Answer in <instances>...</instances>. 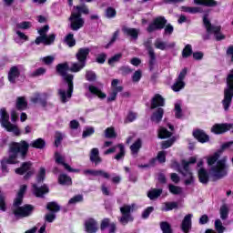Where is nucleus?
Listing matches in <instances>:
<instances>
[{
	"instance_id": "obj_20",
	"label": "nucleus",
	"mask_w": 233,
	"mask_h": 233,
	"mask_svg": "<svg viewBox=\"0 0 233 233\" xmlns=\"http://www.w3.org/2000/svg\"><path fill=\"white\" fill-rule=\"evenodd\" d=\"M157 106H165V98L159 94H156L151 101V108H157Z\"/></svg>"
},
{
	"instance_id": "obj_3",
	"label": "nucleus",
	"mask_w": 233,
	"mask_h": 233,
	"mask_svg": "<svg viewBox=\"0 0 233 233\" xmlns=\"http://www.w3.org/2000/svg\"><path fill=\"white\" fill-rule=\"evenodd\" d=\"M25 192H26V185H22L14 202V207L16 208L14 209L15 218H26L30 216L32 210H34V208L31 205L17 208L23 203V196H25Z\"/></svg>"
},
{
	"instance_id": "obj_42",
	"label": "nucleus",
	"mask_w": 233,
	"mask_h": 233,
	"mask_svg": "<svg viewBox=\"0 0 233 233\" xmlns=\"http://www.w3.org/2000/svg\"><path fill=\"white\" fill-rule=\"evenodd\" d=\"M208 165L209 167H212V165H214V163H216L218 161V159H219V153H215L212 156L208 157Z\"/></svg>"
},
{
	"instance_id": "obj_30",
	"label": "nucleus",
	"mask_w": 233,
	"mask_h": 233,
	"mask_svg": "<svg viewBox=\"0 0 233 233\" xmlns=\"http://www.w3.org/2000/svg\"><path fill=\"white\" fill-rule=\"evenodd\" d=\"M89 92H91V94H94V96H97V97H99L100 99H105V97H106V95L105 93L101 92L99 88L94 86H89Z\"/></svg>"
},
{
	"instance_id": "obj_12",
	"label": "nucleus",
	"mask_w": 233,
	"mask_h": 233,
	"mask_svg": "<svg viewBox=\"0 0 233 233\" xmlns=\"http://www.w3.org/2000/svg\"><path fill=\"white\" fill-rule=\"evenodd\" d=\"M117 85H119V80L114 79L111 83L112 92L109 94L107 101H116V97H117V93L123 91V86Z\"/></svg>"
},
{
	"instance_id": "obj_33",
	"label": "nucleus",
	"mask_w": 233,
	"mask_h": 233,
	"mask_svg": "<svg viewBox=\"0 0 233 233\" xmlns=\"http://www.w3.org/2000/svg\"><path fill=\"white\" fill-rule=\"evenodd\" d=\"M162 192V189L154 188L148 191L147 197L149 198V199H157V198L161 196Z\"/></svg>"
},
{
	"instance_id": "obj_19",
	"label": "nucleus",
	"mask_w": 233,
	"mask_h": 233,
	"mask_svg": "<svg viewBox=\"0 0 233 233\" xmlns=\"http://www.w3.org/2000/svg\"><path fill=\"white\" fill-rule=\"evenodd\" d=\"M193 136L196 139H198V141H199V143H208V135H206L201 129H196L193 131Z\"/></svg>"
},
{
	"instance_id": "obj_9",
	"label": "nucleus",
	"mask_w": 233,
	"mask_h": 233,
	"mask_svg": "<svg viewBox=\"0 0 233 233\" xmlns=\"http://www.w3.org/2000/svg\"><path fill=\"white\" fill-rule=\"evenodd\" d=\"M71 30L77 31L85 26V19L81 17V14L73 11L69 17Z\"/></svg>"
},
{
	"instance_id": "obj_36",
	"label": "nucleus",
	"mask_w": 233,
	"mask_h": 233,
	"mask_svg": "<svg viewBox=\"0 0 233 233\" xmlns=\"http://www.w3.org/2000/svg\"><path fill=\"white\" fill-rule=\"evenodd\" d=\"M172 136V133L167 130V128L160 127L158 130V137L160 139H167V137H170Z\"/></svg>"
},
{
	"instance_id": "obj_35",
	"label": "nucleus",
	"mask_w": 233,
	"mask_h": 233,
	"mask_svg": "<svg viewBox=\"0 0 233 233\" xmlns=\"http://www.w3.org/2000/svg\"><path fill=\"white\" fill-rule=\"evenodd\" d=\"M171 88L173 92H179V90H183V88H185V82L177 79Z\"/></svg>"
},
{
	"instance_id": "obj_2",
	"label": "nucleus",
	"mask_w": 233,
	"mask_h": 233,
	"mask_svg": "<svg viewBox=\"0 0 233 233\" xmlns=\"http://www.w3.org/2000/svg\"><path fill=\"white\" fill-rule=\"evenodd\" d=\"M30 144L25 140H22L20 143H12L9 150V157L4 158L1 162L3 172H6V165H15V163H19V161H17V159H19V153L21 154V158L25 159Z\"/></svg>"
},
{
	"instance_id": "obj_64",
	"label": "nucleus",
	"mask_w": 233,
	"mask_h": 233,
	"mask_svg": "<svg viewBox=\"0 0 233 233\" xmlns=\"http://www.w3.org/2000/svg\"><path fill=\"white\" fill-rule=\"evenodd\" d=\"M226 54L228 57H230L232 63H233V46H229L226 51Z\"/></svg>"
},
{
	"instance_id": "obj_63",
	"label": "nucleus",
	"mask_w": 233,
	"mask_h": 233,
	"mask_svg": "<svg viewBox=\"0 0 233 233\" xmlns=\"http://www.w3.org/2000/svg\"><path fill=\"white\" fill-rule=\"evenodd\" d=\"M87 81H96V73L93 71H87L86 74Z\"/></svg>"
},
{
	"instance_id": "obj_43",
	"label": "nucleus",
	"mask_w": 233,
	"mask_h": 233,
	"mask_svg": "<svg viewBox=\"0 0 233 233\" xmlns=\"http://www.w3.org/2000/svg\"><path fill=\"white\" fill-rule=\"evenodd\" d=\"M66 43L69 46H76V39H74V34L70 33L66 36L65 39Z\"/></svg>"
},
{
	"instance_id": "obj_15",
	"label": "nucleus",
	"mask_w": 233,
	"mask_h": 233,
	"mask_svg": "<svg viewBox=\"0 0 233 233\" xmlns=\"http://www.w3.org/2000/svg\"><path fill=\"white\" fill-rule=\"evenodd\" d=\"M116 148H119V153L115 157V159L119 161V159H123V157H125V146L122 144H119L114 147H110L109 149L106 150L104 154L105 156H108V154H114V152H116Z\"/></svg>"
},
{
	"instance_id": "obj_29",
	"label": "nucleus",
	"mask_w": 233,
	"mask_h": 233,
	"mask_svg": "<svg viewBox=\"0 0 233 233\" xmlns=\"http://www.w3.org/2000/svg\"><path fill=\"white\" fill-rule=\"evenodd\" d=\"M17 77H19V69L14 66L9 71L8 79L10 83H15V79H17Z\"/></svg>"
},
{
	"instance_id": "obj_21",
	"label": "nucleus",
	"mask_w": 233,
	"mask_h": 233,
	"mask_svg": "<svg viewBox=\"0 0 233 233\" xmlns=\"http://www.w3.org/2000/svg\"><path fill=\"white\" fill-rule=\"evenodd\" d=\"M33 193L36 198H43L44 194H48V187L46 185L38 187L37 185H33Z\"/></svg>"
},
{
	"instance_id": "obj_52",
	"label": "nucleus",
	"mask_w": 233,
	"mask_h": 233,
	"mask_svg": "<svg viewBox=\"0 0 233 233\" xmlns=\"http://www.w3.org/2000/svg\"><path fill=\"white\" fill-rule=\"evenodd\" d=\"M105 137L107 138L116 137V131H114V127H107L105 131Z\"/></svg>"
},
{
	"instance_id": "obj_17",
	"label": "nucleus",
	"mask_w": 233,
	"mask_h": 233,
	"mask_svg": "<svg viewBox=\"0 0 233 233\" xmlns=\"http://www.w3.org/2000/svg\"><path fill=\"white\" fill-rule=\"evenodd\" d=\"M55 159L58 165H63L67 172H79V169H73L68 164L65 163V157L58 152L55 154Z\"/></svg>"
},
{
	"instance_id": "obj_11",
	"label": "nucleus",
	"mask_w": 233,
	"mask_h": 233,
	"mask_svg": "<svg viewBox=\"0 0 233 233\" xmlns=\"http://www.w3.org/2000/svg\"><path fill=\"white\" fill-rule=\"evenodd\" d=\"M167 25V19L163 16H158L147 27V32H156V30H163Z\"/></svg>"
},
{
	"instance_id": "obj_59",
	"label": "nucleus",
	"mask_w": 233,
	"mask_h": 233,
	"mask_svg": "<svg viewBox=\"0 0 233 233\" xmlns=\"http://www.w3.org/2000/svg\"><path fill=\"white\" fill-rule=\"evenodd\" d=\"M177 207V204L176 202H171V203H166L165 208H163V210L166 212H168V210H174Z\"/></svg>"
},
{
	"instance_id": "obj_32",
	"label": "nucleus",
	"mask_w": 233,
	"mask_h": 233,
	"mask_svg": "<svg viewBox=\"0 0 233 233\" xmlns=\"http://www.w3.org/2000/svg\"><path fill=\"white\" fill-rule=\"evenodd\" d=\"M46 143L43 138H37L35 141L31 142L30 147H33V148H45V146Z\"/></svg>"
},
{
	"instance_id": "obj_60",
	"label": "nucleus",
	"mask_w": 233,
	"mask_h": 233,
	"mask_svg": "<svg viewBox=\"0 0 233 233\" xmlns=\"http://www.w3.org/2000/svg\"><path fill=\"white\" fill-rule=\"evenodd\" d=\"M61 141H63V134L56 132L55 136V145L56 147H59L61 145Z\"/></svg>"
},
{
	"instance_id": "obj_16",
	"label": "nucleus",
	"mask_w": 233,
	"mask_h": 233,
	"mask_svg": "<svg viewBox=\"0 0 233 233\" xmlns=\"http://www.w3.org/2000/svg\"><path fill=\"white\" fill-rule=\"evenodd\" d=\"M192 214H187L185 216L181 224V229L184 233H188L190 228H192Z\"/></svg>"
},
{
	"instance_id": "obj_34",
	"label": "nucleus",
	"mask_w": 233,
	"mask_h": 233,
	"mask_svg": "<svg viewBox=\"0 0 233 233\" xmlns=\"http://www.w3.org/2000/svg\"><path fill=\"white\" fill-rule=\"evenodd\" d=\"M28 106V103L26 102V99L23 96H20L17 98L16 101V107L18 110H25Z\"/></svg>"
},
{
	"instance_id": "obj_56",
	"label": "nucleus",
	"mask_w": 233,
	"mask_h": 233,
	"mask_svg": "<svg viewBox=\"0 0 233 233\" xmlns=\"http://www.w3.org/2000/svg\"><path fill=\"white\" fill-rule=\"evenodd\" d=\"M156 48H158V50H165L167 48V44L159 39L156 40L155 42Z\"/></svg>"
},
{
	"instance_id": "obj_13",
	"label": "nucleus",
	"mask_w": 233,
	"mask_h": 233,
	"mask_svg": "<svg viewBox=\"0 0 233 233\" xmlns=\"http://www.w3.org/2000/svg\"><path fill=\"white\" fill-rule=\"evenodd\" d=\"M25 172H27V175L25 176V179H28V177L34 174V171H32V163L25 162L21 167L15 169V173L20 176H23Z\"/></svg>"
},
{
	"instance_id": "obj_23",
	"label": "nucleus",
	"mask_w": 233,
	"mask_h": 233,
	"mask_svg": "<svg viewBox=\"0 0 233 233\" xmlns=\"http://www.w3.org/2000/svg\"><path fill=\"white\" fill-rule=\"evenodd\" d=\"M165 114V110L161 107L157 108L153 115L151 116V121L153 123H159L163 119V115Z\"/></svg>"
},
{
	"instance_id": "obj_10",
	"label": "nucleus",
	"mask_w": 233,
	"mask_h": 233,
	"mask_svg": "<svg viewBox=\"0 0 233 233\" xmlns=\"http://www.w3.org/2000/svg\"><path fill=\"white\" fill-rule=\"evenodd\" d=\"M134 208H136L135 204L120 208V212L122 214V217L120 218V223H122V225H127L128 221H134V218L132 216H130V212H133Z\"/></svg>"
},
{
	"instance_id": "obj_26",
	"label": "nucleus",
	"mask_w": 233,
	"mask_h": 233,
	"mask_svg": "<svg viewBox=\"0 0 233 233\" xmlns=\"http://www.w3.org/2000/svg\"><path fill=\"white\" fill-rule=\"evenodd\" d=\"M90 160L92 163H95V165H99V163H101V157H99V149L96 147L91 149Z\"/></svg>"
},
{
	"instance_id": "obj_28",
	"label": "nucleus",
	"mask_w": 233,
	"mask_h": 233,
	"mask_svg": "<svg viewBox=\"0 0 233 233\" xmlns=\"http://www.w3.org/2000/svg\"><path fill=\"white\" fill-rule=\"evenodd\" d=\"M198 179L200 183H203L204 185H207V183H208V172H207V169L200 168L198 170Z\"/></svg>"
},
{
	"instance_id": "obj_45",
	"label": "nucleus",
	"mask_w": 233,
	"mask_h": 233,
	"mask_svg": "<svg viewBox=\"0 0 233 233\" xmlns=\"http://www.w3.org/2000/svg\"><path fill=\"white\" fill-rule=\"evenodd\" d=\"M183 12H187L188 14H198V12H201V8L199 7H182Z\"/></svg>"
},
{
	"instance_id": "obj_7",
	"label": "nucleus",
	"mask_w": 233,
	"mask_h": 233,
	"mask_svg": "<svg viewBox=\"0 0 233 233\" xmlns=\"http://www.w3.org/2000/svg\"><path fill=\"white\" fill-rule=\"evenodd\" d=\"M48 25H45L38 30V34L40 35V36L36 37L35 41V45H41V43H43L44 45H52V43L56 41V35L51 34L49 35H46V32H48Z\"/></svg>"
},
{
	"instance_id": "obj_50",
	"label": "nucleus",
	"mask_w": 233,
	"mask_h": 233,
	"mask_svg": "<svg viewBox=\"0 0 233 233\" xmlns=\"http://www.w3.org/2000/svg\"><path fill=\"white\" fill-rule=\"evenodd\" d=\"M32 26L30 22H21L16 25V28H20L21 30H28Z\"/></svg>"
},
{
	"instance_id": "obj_54",
	"label": "nucleus",
	"mask_w": 233,
	"mask_h": 233,
	"mask_svg": "<svg viewBox=\"0 0 233 233\" xmlns=\"http://www.w3.org/2000/svg\"><path fill=\"white\" fill-rule=\"evenodd\" d=\"M81 201H83V196L78 195L69 199L68 203L69 205H76V203H81Z\"/></svg>"
},
{
	"instance_id": "obj_44",
	"label": "nucleus",
	"mask_w": 233,
	"mask_h": 233,
	"mask_svg": "<svg viewBox=\"0 0 233 233\" xmlns=\"http://www.w3.org/2000/svg\"><path fill=\"white\" fill-rule=\"evenodd\" d=\"M60 208L59 205L56 202H50L47 204V210H50V212H59Z\"/></svg>"
},
{
	"instance_id": "obj_37",
	"label": "nucleus",
	"mask_w": 233,
	"mask_h": 233,
	"mask_svg": "<svg viewBox=\"0 0 233 233\" xmlns=\"http://www.w3.org/2000/svg\"><path fill=\"white\" fill-rule=\"evenodd\" d=\"M175 116L177 119H181L183 117V110H181V102H177L175 104Z\"/></svg>"
},
{
	"instance_id": "obj_8",
	"label": "nucleus",
	"mask_w": 233,
	"mask_h": 233,
	"mask_svg": "<svg viewBox=\"0 0 233 233\" xmlns=\"http://www.w3.org/2000/svg\"><path fill=\"white\" fill-rule=\"evenodd\" d=\"M204 26L207 29L208 34H214L217 41H221V39H225V35L220 34L221 27L220 26H214L210 24L208 20V15H205L203 17Z\"/></svg>"
},
{
	"instance_id": "obj_25",
	"label": "nucleus",
	"mask_w": 233,
	"mask_h": 233,
	"mask_svg": "<svg viewBox=\"0 0 233 233\" xmlns=\"http://www.w3.org/2000/svg\"><path fill=\"white\" fill-rule=\"evenodd\" d=\"M107 228L108 232H116V224L110 223V220L108 218H106L101 223V230H105Z\"/></svg>"
},
{
	"instance_id": "obj_47",
	"label": "nucleus",
	"mask_w": 233,
	"mask_h": 233,
	"mask_svg": "<svg viewBox=\"0 0 233 233\" xmlns=\"http://www.w3.org/2000/svg\"><path fill=\"white\" fill-rule=\"evenodd\" d=\"M169 192L171 194L177 195V194H181V192H183V189L180 187L169 185Z\"/></svg>"
},
{
	"instance_id": "obj_62",
	"label": "nucleus",
	"mask_w": 233,
	"mask_h": 233,
	"mask_svg": "<svg viewBox=\"0 0 233 233\" xmlns=\"http://www.w3.org/2000/svg\"><path fill=\"white\" fill-rule=\"evenodd\" d=\"M172 145H174V139L173 138L162 142L161 147H162L163 149H167V148H170V147H172Z\"/></svg>"
},
{
	"instance_id": "obj_48",
	"label": "nucleus",
	"mask_w": 233,
	"mask_h": 233,
	"mask_svg": "<svg viewBox=\"0 0 233 233\" xmlns=\"http://www.w3.org/2000/svg\"><path fill=\"white\" fill-rule=\"evenodd\" d=\"M215 228H216L217 232H218V233L225 232V227H223V223H221V220H219V219H217L215 221Z\"/></svg>"
},
{
	"instance_id": "obj_27",
	"label": "nucleus",
	"mask_w": 233,
	"mask_h": 233,
	"mask_svg": "<svg viewBox=\"0 0 233 233\" xmlns=\"http://www.w3.org/2000/svg\"><path fill=\"white\" fill-rule=\"evenodd\" d=\"M123 32L126 35L132 37V39H137V35H139V30L136 28L125 27L123 28Z\"/></svg>"
},
{
	"instance_id": "obj_1",
	"label": "nucleus",
	"mask_w": 233,
	"mask_h": 233,
	"mask_svg": "<svg viewBox=\"0 0 233 233\" xmlns=\"http://www.w3.org/2000/svg\"><path fill=\"white\" fill-rule=\"evenodd\" d=\"M90 54V49L84 47L80 48L76 53V58L78 63H73L71 67L68 66L67 63L58 64L56 66V71L63 77L64 83L62 84V88L58 90V96H60L62 103H66L74 92V75L67 74L68 70L70 72H79L85 68L86 65V57Z\"/></svg>"
},
{
	"instance_id": "obj_4",
	"label": "nucleus",
	"mask_w": 233,
	"mask_h": 233,
	"mask_svg": "<svg viewBox=\"0 0 233 233\" xmlns=\"http://www.w3.org/2000/svg\"><path fill=\"white\" fill-rule=\"evenodd\" d=\"M228 172V166L227 165V158H222L217 161L216 165H214L210 170V177L214 181L218 179H221V177H225Z\"/></svg>"
},
{
	"instance_id": "obj_14",
	"label": "nucleus",
	"mask_w": 233,
	"mask_h": 233,
	"mask_svg": "<svg viewBox=\"0 0 233 233\" xmlns=\"http://www.w3.org/2000/svg\"><path fill=\"white\" fill-rule=\"evenodd\" d=\"M231 128H233L232 124H216L212 127L211 132L213 134H225V132H228Z\"/></svg>"
},
{
	"instance_id": "obj_5",
	"label": "nucleus",
	"mask_w": 233,
	"mask_h": 233,
	"mask_svg": "<svg viewBox=\"0 0 233 233\" xmlns=\"http://www.w3.org/2000/svg\"><path fill=\"white\" fill-rule=\"evenodd\" d=\"M0 123L3 127V128H5L7 132H13L15 136H19L21 134V131L19 130V127L17 126L13 125L10 123V116L6 112L5 108L0 109Z\"/></svg>"
},
{
	"instance_id": "obj_38",
	"label": "nucleus",
	"mask_w": 233,
	"mask_h": 233,
	"mask_svg": "<svg viewBox=\"0 0 233 233\" xmlns=\"http://www.w3.org/2000/svg\"><path fill=\"white\" fill-rule=\"evenodd\" d=\"M73 12H76V14H86L88 15L90 13V11L88 10V7H86V5H76L74 7Z\"/></svg>"
},
{
	"instance_id": "obj_49",
	"label": "nucleus",
	"mask_w": 233,
	"mask_h": 233,
	"mask_svg": "<svg viewBox=\"0 0 233 233\" xmlns=\"http://www.w3.org/2000/svg\"><path fill=\"white\" fill-rule=\"evenodd\" d=\"M183 57H188L192 56V46L187 45L182 52Z\"/></svg>"
},
{
	"instance_id": "obj_40",
	"label": "nucleus",
	"mask_w": 233,
	"mask_h": 233,
	"mask_svg": "<svg viewBox=\"0 0 233 233\" xmlns=\"http://www.w3.org/2000/svg\"><path fill=\"white\" fill-rule=\"evenodd\" d=\"M197 5H203L204 6H216L214 0H195Z\"/></svg>"
},
{
	"instance_id": "obj_22",
	"label": "nucleus",
	"mask_w": 233,
	"mask_h": 233,
	"mask_svg": "<svg viewBox=\"0 0 233 233\" xmlns=\"http://www.w3.org/2000/svg\"><path fill=\"white\" fill-rule=\"evenodd\" d=\"M32 103H40L42 106H46V95L35 93L31 97Z\"/></svg>"
},
{
	"instance_id": "obj_41",
	"label": "nucleus",
	"mask_w": 233,
	"mask_h": 233,
	"mask_svg": "<svg viewBox=\"0 0 233 233\" xmlns=\"http://www.w3.org/2000/svg\"><path fill=\"white\" fill-rule=\"evenodd\" d=\"M220 218L221 219H227L228 218V206L227 204H224L220 208Z\"/></svg>"
},
{
	"instance_id": "obj_24",
	"label": "nucleus",
	"mask_w": 233,
	"mask_h": 233,
	"mask_svg": "<svg viewBox=\"0 0 233 233\" xmlns=\"http://www.w3.org/2000/svg\"><path fill=\"white\" fill-rule=\"evenodd\" d=\"M84 174L86 176H88V174L90 176H101L102 177H105L106 179H108L110 177V175L103 170H85Z\"/></svg>"
},
{
	"instance_id": "obj_46",
	"label": "nucleus",
	"mask_w": 233,
	"mask_h": 233,
	"mask_svg": "<svg viewBox=\"0 0 233 233\" xmlns=\"http://www.w3.org/2000/svg\"><path fill=\"white\" fill-rule=\"evenodd\" d=\"M160 228L163 233H172V229L170 228V224L167 222H162L160 224Z\"/></svg>"
},
{
	"instance_id": "obj_57",
	"label": "nucleus",
	"mask_w": 233,
	"mask_h": 233,
	"mask_svg": "<svg viewBox=\"0 0 233 233\" xmlns=\"http://www.w3.org/2000/svg\"><path fill=\"white\" fill-rule=\"evenodd\" d=\"M121 57H123V55L121 54H116L113 57H111L108 60V65H114L115 63H117V61H119V59H121Z\"/></svg>"
},
{
	"instance_id": "obj_61",
	"label": "nucleus",
	"mask_w": 233,
	"mask_h": 233,
	"mask_svg": "<svg viewBox=\"0 0 233 233\" xmlns=\"http://www.w3.org/2000/svg\"><path fill=\"white\" fill-rule=\"evenodd\" d=\"M94 132V127H86L83 132L82 137H89V136H92Z\"/></svg>"
},
{
	"instance_id": "obj_18",
	"label": "nucleus",
	"mask_w": 233,
	"mask_h": 233,
	"mask_svg": "<svg viewBox=\"0 0 233 233\" xmlns=\"http://www.w3.org/2000/svg\"><path fill=\"white\" fill-rule=\"evenodd\" d=\"M86 232L87 233H96L97 232V222L94 218H88L85 222Z\"/></svg>"
},
{
	"instance_id": "obj_53",
	"label": "nucleus",
	"mask_w": 233,
	"mask_h": 233,
	"mask_svg": "<svg viewBox=\"0 0 233 233\" xmlns=\"http://www.w3.org/2000/svg\"><path fill=\"white\" fill-rule=\"evenodd\" d=\"M116 9L112 8V7H108L106 10V16L108 18V19H112V17H116Z\"/></svg>"
},
{
	"instance_id": "obj_58",
	"label": "nucleus",
	"mask_w": 233,
	"mask_h": 233,
	"mask_svg": "<svg viewBox=\"0 0 233 233\" xmlns=\"http://www.w3.org/2000/svg\"><path fill=\"white\" fill-rule=\"evenodd\" d=\"M56 59V56H45L42 58L43 63H45V65H52V63H54Z\"/></svg>"
},
{
	"instance_id": "obj_51",
	"label": "nucleus",
	"mask_w": 233,
	"mask_h": 233,
	"mask_svg": "<svg viewBox=\"0 0 233 233\" xmlns=\"http://www.w3.org/2000/svg\"><path fill=\"white\" fill-rule=\"evenodd\" d=\"M46 174V170L45 169V167H41L36 178L38 183H41V181L45 180Z\"/></svg>"
},
{
	"instance_id": "obj_55",
	"label": "nucleus",
	"mask_w": 233,
	"mask_h": 233,
	"mask_svg": "<svg viewBox=\"0 0 233 233\" xmlns=\"http://www.w3.org/2000/svg\"><path fill=\"white\" fill-rule=\"evenodd\" d=\"M16 35H17L18 38L22 40V42H20L19 39L15 38V41L17 43H23L25 41H28V36H26V35H25L21 31H16Z\"/></svg>"
},
{
	"instance_id": "obj_39",
	"label": "nucleus",
	"mask_w": 233,
	"mask_h": 233,
	"mask_svg": "<svg viewBox=\"0 0 233 233\" xmlns=\"http://www.w3.org/2000/svg\"><path fill=\"white\" fill-rule=\"evenodd\" d=\"M139 148H141V139H137L133 145L130 147V150L133 155H136L139 152Z\"/></svg>"
},
{
	"instance_id": "obj_6",
	"label": "nucleus",
	"mask_w": 233,
	"mask_h": 233,
	"mask_svg": "<svg viewBox=\"0 0 233 233\" xmlns=\"http://www.w3.org/2000/svg\"><path fill=\"white\" fill-rule=\"evenodd\" d=\"M198 161V157H189L188 161H182V169H180L181 174L187 177L186 179V185H191L194 182V177H192V171H190V166L194 165Z\"/></svg>"
},
{
	"instance_id": "obj_31",
	"label": "nucleus",
	"mask_w": 233,
	"mask_h": 233,
	"mask_svg": "<svg viewBox=\"0 0 233 233\" xmlns=\"http://www.w3.org/2000/svg\"><path fill=\"white\" fill-rule=\"evenodd\" d=\"M58 182L60 185H72V178L66 174H62L58 177Z\"/></svg>"
}]
</instances>
